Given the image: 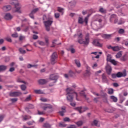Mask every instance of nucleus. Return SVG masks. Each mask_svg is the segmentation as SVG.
Returning <instances> with one entry per match:
<instances>
[{"label": "nucleus", "instance_id": "1", "mask_svg": "<svg viewBox=\"0 0 128 128\" xmlns=\"http://www.w3.org/2000/svg\"><path fill=\"white\" fill-rule=\"evenodd\" d=\"M66 91L68 94L66 98L68 101L72 102L73 100L74 96H76V100H79L78 98V94L74 92V90L71 88H66Z\"/></svg>", "mask_w": 128, "mask_h": 128}, {"label": "nucleus", "instance_id": "2", "mask_svg": "<svg viewBox=\"0 0 128 128\" xmlns=\"http://www.w3.org/2000/svg\"><path fill=\"white\" fill-rule=\"evenodd\" d=\"M78 42L80 44H84L88 45L90 42V35L88 34H87L86 36V40L82 39L83 36L82 33H80L78 36Z\"/></svg>", "mask_w": 128, "mask_h": 128}, {"label": "nucleus", "instance_id": "3", "mask_svg": "<svg viewBox=\"0 0 128 128\" xmlns=\"http://www.w3.org/2000/svg\"><path fill=\"white\" fill-rule=\"evenodd\" d=\"M53 22L54 20L52 17L48 18V20L44 22L46 30L47 32H50V26L52 25Z\"/></svg>", "mask_w": 128, "mask_h": 128}, {"label": "nucleus", "instance_id": "4", "mask_svg": "<svg viewBox=\"0 0 128 128\" xmlns=\"http://www.w3.org/2000/svg\"><path fill=\"white\" fill-rule=\"evenodd\" d=\"M58 58V54L56 52H54L50 58V61L52 64H54L56 62V59Z\"/></svg>", "mask_w": 128, "mask_h": 128}, {"label": "nucleus", "instance_id": "5", "mask_svg": "<svg viewBox=\"0 0 128 128\" xmlns=\"http://www.w3.org/2000/svg\"><path fill=\"white\" fill-rule=\"evenodd\" d=\"M75 110L78 111L80 114H82L87 110V108H82V106L76 107L75 108Z\"/></svg>", "mask_w": 128, "mask_h": 128}, {"label": "nucleus", "instance_id": "6", "mask_svg": "<svg viewBox=\"0 0 128 128\" xmlns=\"http://www.w3.org/2000/svg\"><path fill=\"white\" fill-rule=\"evenodd\" d=\"M84 22L86 23V24H88V17H86L85 18H84V19L81 17L78 18V22L79 24H82Z\"/></svg>", "mask_w": 128, "mask_h": 128}, {"label": "nucleus", "instance_id": "7", "mask_svg": "<svg viewBox=\"0 0 128 128\" xmlns=\"http://www.w3.org/2000/svg\"><path fill=\"white\" fill-rule=\"evenodd\" d=\"M94 20L98 21V22L100 23L102 21V16L99 14H96L94 16Z\"/></svg>", "mask_w": 128, "mask_h": 128}, {"label": "nucleus", "instance_id": "8", "mask_svg": "<svg viewBox=\"0 0 128 128\" xmlns=\"http://www.w3.org/2000/svg\"><path fill=\"white\" fill-rule=\"evenodd\" d=\"M92 44L94 46H96L99 48H102V44L100 43L98 40H94L92 42Z\"/></svg>", "mask_w": 128, "mask_h": 128}, {"label": "nucleus", "instance_id": "9", "mask_svg": "<svg viewBox=\"0 0 128 128\" xmlns=\"http://www.w3.org/2000/svg\"><path fill=\"white\" fill-rule=\"evenodd\" d=\"M22 92H10V96L12 97H17L22 94Z\"/></svg>", "mask_w": 128, "mask_h": 128}, {"label": "nucleus", "instance_id": "10", "mask_svg": "<svg viewBox=\"0 0 128 128\" xmlns=\"http://www.w3.org/2000/svg\"><path fill=\"white\" fill-rule=\"evenodd\" d=\"M58 78V76H57L56 74H52L50 77V80H54V83H56V82Z\"/></svg>", "mask_w": 128, "mask_h": 128}, {"label": "nucleus", "instance_id": "11", "mask_svg": "<svg viewBox=\"0 0 128 128\" xmlns=\"http://www.w3.org/2000/svg\"><path fill=\"white\" fill-rule=\"evenodd\" d=\"M112 36V34H103L102 35V38L104 40H108L111 38Z\"/></svg>", "mask_w": 128, "mask_h": 128}, {"label": "nucleus", "instance_id": "12", "mask_svg": "<svg viewBox=\"0 0 128 128\" xmlns=\"http://www.w3.org/2000/svg\"><path fill=\"white\" fill-rule=\"evenodd\" d=\"M21 8H22V6L19 4H16L15 8H16V10H15L14 12L21 13L22 12L20 10Z\"/></svg>", "mask_w": 128, "mask_h": 128}, {"label": "nucleus", "instance_id": "13", "mask_svg": "<svg viewBox=\"0 0 128 128\" xmlns=\"http://www.w3.org/2000/svg\"><path fill=\"white\" fill-rule=\"evenodd\" d=\"M126 76V72H118L116 74V76L117 78H121V77H125Z\"/></svg>", "mask_w": 128, "mask_h": 128}, {"label": "nucleus", "instance_id": "14", "mask_svg": "<svg viewBox=\"0 0 128 128\" xmlns=\"http://www.w3.org/2000/svg\"><path fill=\"white\" fill-rule=\"evenodd\" d=\"M128 56L127 54H124V56H122L120 58V60L122 62H126L128 60Z\"/></svg>", "mask_w": 128, "mask_h": 128}, {"label": "nucleus", "instance_id": "15", "mask_svg": "<svg viewBox=\"0 0 128 128\" xmlns=\"http://www.w3.org/2000/svg\"><path fill=\"white\" fill-rule=\"evenodd\" d=\"M112 68L111 66H110V65H108V67L106 69V74L108 75H110L112 74Z\"/></svg>", "mask_w": 128, "mask_h": 128}, {"label": "nucleus", "instance_id": "16", "mask_svg": "<svg viewBox=\"0 0 128 128\" xmlns=\"http://www.w3.org/2000/svg\"><path fill=\"white\" fill-rule=\"evenodd\" d=\"M13 16L10 14H6L5 15L4 18L6 20H10L12 18Z\"/></svg>", "mask_w": 128, "mask_h": 128}, {"label": "nucleus", "instance_id": "17", "mask_svg": "<svg viewBox=\"0 0 128 128\" xmlns=\"http://www.w3.org/2000/svg\"><path fill=\"white\" fill-rule=\"evenodd\" d=\"M62 111L60 112H59V114H60L62 116H64V114L66 112L65 107H64V106L62 107Z\"/></svg>", "mask_w": 128, "mask_h": 128}, {"label": "nucleus", "instance_id": "18", "mask_svg": "<svg viewBox=\"0 0 128 128\" xmlns=\"http://www.w3.org/2000/svg\"><path fill=\"white\" fill-rule=\"evenodd\" d=\"M117 18L116 15L114 14H112L110 18V22H112L113 21L115 20V18Z\"/></svg>", "mask_w": 128, "mask_h": 128}, {"label": "nucleus", "instance_id": "19", "mask_svg": "<svg viewBox=\"0 0 128 128\" xmlns=\"http://www.w3.org/2000/svg\"><path fill=\"white\" fill-rule=\"evenodd\" d=\"M12 9V7L10 6H4L3 8V10H4V11L5 12H8V10H10Z\"/></svg>", "mask_w": 128, "mask_h": 128}, {"label": "nucleus", "instance_id": "20", "mask_svg": "<svg viewBox=\"0 0 128 128\" xmlns=\"http://www.w3.org/2000/svg\"><path fill=\"white\" fill-rule=\"evenodd\" d=\"M38 82L40 84H44L48 82V81L46 80H40L38 81Z\"/></svg>", "mask_w": 128, "mask_h": 128}, {"label": "nucleus", "instance_id": "21", "mask_svg": "<svg viewBox=\"0 0 128 128\" xmlns=\"http://www.w3.org/2000/svg\"><path fill=\"white\" fill-rule=\"evenodd\" d=\"M7 68V66H4V65L0 66V72L4 71Z\"/></svg>", "mask_w": 128, "mask_h": 128}, {"label": "nucleus", "instance_id": "22", "mask_svg": "<svg viewBox=\"0 0 128 128\" xmlns=\"http://www.w3.org/2000/svg\"><path fill=\"white\" fill-rule=\"evenodd\" d=\"M22 118H23V120L26 121L32 118V116H22Z\"/></svg>", "mask_w": 128, "mask_h": 128}, {"label": "nucleus", "instance_id": "23", "mask_svg": "<svg viewBox=\"0 0 128 128\" xmlns=\"http://www.w3.org/2000/svg\"><path fill=\"white\" fill-rule=\"evenodd\" d=\"M102 82H108V78L106 76V74H103L102 76Z\"/></svg>", "mask_w": 128, "mask_h": 128}, {"label": "nucleus", "instance_id": "24", "mask_svg": "<svg viewBox=\"0 0 128 128\" xmlns=\"http://www.w3.org/2000/svg\"><path fill=\"white\" fill-rule=\"evenodd\" d=\"M34 92L36 94H44V92L40 90H34Z\"/></svg>", "mask_w": 128, "mask_h": 128}, {"label": "nucleus", "instance_id": "25", "mask_svg": "<svg viewBox=\"0 0 128 128\" xmlns=\"http://www.w3.org/2000/svg\"><path fill=\"white\" fill-rule=\"evenodd\" d=\"M75 63L76 65V66L78 67V68H80V60H75Z\"/></svg>", "mask_w": 128, "mask_h": 128}, {"label": "nucleus", "instance_id": "26", "mask_svg": "<svg viewBox=\"0 0 128 128\" xmlns=\"http://www.w3.org/2000/svg\"><path fill=\"white\" fill-rule=\"evenodd\" d=\"M38 43L40 46H44L46 45V43L42 40H38Z\"/></svg>", "mask_w": 128, "mask_h": 128}, {"label": "nucleus", "instance_id": "27", "mask_svg": "<svg viewBox=\"0 0 128 128\" xmlns=\"http://www.w3.org/2000/svg\"><path fill=\"white\" fill-rule=\"evenodd\" d=\"M110 98L114 102H117V101H118V98L115 97L114 96H110Z\"/></svg>", "mask_w": 128, "mask_h": 128}, {"label": "nucleus", "instance_id": "28", "mask_svg": "<svg viewBox=\"0 0 128 128\" xmlns=\"http://www.w3.org/2000/svg\"><path fill=\"white\" fill-rule=\"evenodd\" d=\"M99 12L104 14L106 12V10L102 8H100V9H99Z\"/></svg>", "mask_w": 128, "mask_h": 128}, {"label": "nucleus", "instance_id": "29", "mask_svg": "<svg viewBox=\"0 0 128 128\" xmlns=\"http://www.w3.org/2000/svg\"><path fill=\"white\" fill-rule=\"evenodd\" d=\"M43 126L45 128H51V125L48 123L44 124Z\"/></svg>", "mask_w": 128, "mask_h": 128}, {"label": "nucleus", "instance_id": "30", "mask_svg": "<svg viewBox=\"0 0 128 128\" xmlns=\"http://www.w3.org/2000/svg\"><path fill=\"white\" fill-rule=\"evenodd\" d=\"M112 58L110 54H108L107 56V58H106V60L108 62H110L112 60Z\"/></svg>", "mask_w": 128, "mask_h": 128}, {"label": "nucleus", "instance_id": "31", "mask_svg": "<svg viewBox=\"0 0 128 128\" xmlns=\"http://www.w3.org/2000/svg\"><path fill=\"white\" fill-rule=\"evenodd\" d=\"M122 56V53L121 52H119L118 53L116 54V58H119Z\"/></svg>", "mask_w": 128, "mask_h": 128}, {"label": "nucleus", "instance_id": "32", "mask_svg": "<svg viewBox=\"0 0 128 128\" xmlns=\"http://www.w3.org/2000/svg\"><path fill=\"white\" fill-rule=\"evenodd\" d=\"M108 94H112L114 92V90L112 88L108 89Z\"/></svg>", "mask_w": 128, "mask_h": 128}, {"label": "nucleus", "instance_id": "33", "mask_svg": "<svg viewBox=\"0 0 128 128\" xmlns=\"http://www.w3.org/2000/svg\"><path fill=\"white\" fill-rule=\"evenodd\" d=\"M125 32V30L124 29L120 28L118 30V34H122Z\"/></svg>", "mask_w": 128, "mask_h": 128}, {"label": "nucleus", "instance_id": "34", "mask_svg": "<svg viewBox=\"0 0 128 128\" xmlns=\"http://www.w3.org/2000/svg\"><path fill=\"white\" fill-rule=\"evenodd\" d=\"M64 8H60V7H58V10H58V12H60L62 13V14H64Z\"/></svg>", "mask_w": 128, "mask_h": 128}, {"label": "nucleus", "instance_id": "35", "mask_svg": "<svg viewBox=\"0 0 128 128\" xmlns=\"http://www.w3.org/2000/svg\"><path fill=\"white\" fill-rule=\"evenodd\" d=\"M112 50L114 52H118L120 50L118 46H114L112 48Z\"/></svg>", "mask_w": 128, "mask_h": 128}, {"label": "nucleus", "instance_id": "36", "mask_svg": "<svg viewBox=\"0 0 128 128\" xmlns=\"http://www.w3.org/2000/svg\"><path fill=\"white\" fill-rule=\"evenodd\" d=\"M76 124L78 126H82L83 124V122L82 120H80L76 122Z\"/></svg>", "mask_w": 128, "mask_h": 128}, {"label": "nucleus", "instance_id": "37", "mask_svg": "<svg viewBox=\"0 0 128 128\" xmlns=\"http://www.w3.org/2000/svg\"><path fill=\"white\" fill-rule=\"evenodd\" d=\"M124 20L122 18H120L118 22V24H124Z\"/></svg>", "mask_w": 128, "mask_h": 128}, {"label": "nucleus", "instance_id": "38", "mask_svg": "<svg viewBox=\"0 0 128 128\" xmlns=\"http://www.w3.org/2000/svg\"><path fill=\"white\" fill-rule=\"evenodd\" d=\"M19 52H20L22 54H25L26 53V51L24 50L22 48H19Z\"/></svg>", "mask_w": 128, "mask_h": 128}, {"label": "nucleus", "instance_id": "39", "mask_svg": "<svg viewBox=\"0 0 128 128\" xmlns=\"http://www.w3.org/2000/svg\"><path fill=\"white\" fill-rule=\"evenodd\" d=\"M32 100L31 95H29L28 97L26 98L24 101L25 102H28Z\"/></svg>", "mask_w": 128, "mask_h": 128}, {"label": "nucleus", "instance_id": "40", "mask_svg": "<svg viewBox=\"0 0 128 128\" xmlns=\"http://www.w3.org/2000/svg\"><path fill=\"white\" fill-rule=\"evenodd\" d=\"M114 66H116L117 64V62L115 60H112L110 62Z\"/></svg>", "mask_w": 128, "mask_h": 128}, {"label": "nucleus", "instance_id": "41", "mask_svg": "<svg viewBox=\"0 0 128 128\" xmlns=\"http://www.w3.org/2000/svg\"><path fill=\"white\" fill-rule=\"evenodd\" d=\"M80 94L81 96H84L86 98V96L85 94V93L84 90H82L80 92Z\"/></svg>", "mask_w": 128, "mask_h": 128}, {"label": "nucleus", "instance_id": "42", "mask_svg": "<svg viewBox=\"0 0 128 128\" xmlns=\"http://www.w3.org/2000/svg\"><path fill=\"white\" fill-rule=\"evenodd\" d=\"M20 88H21V90H25L26 88V86L24 84L21 85Z\"/></svg>", "mask_w": 128, "mask_h": 128}, {"label": "nucleus", "instance_id": "43", "mask_svg": "<svg viewBox=\"0 0 128 128\" xmlns=\"http://www.w3.org/2000/svg\"><path fill=\"white\" fill-rule=\"evenodd\" d=\"M39 10V8H34V9L32 12H31L34 14L35 13H36Z\"/></svg>", "mask_w": 128, "mask_h": 128}, {"label": "nucleus", "instance_id": "44", "mask_svg": "<svg viewBox=\"0 0 128 128\" xmlns=\"http://www.w3.org/2000/svg\"><path fill=\"white\" fill-rule=\"evenodd\" d=\"M98 121L96 120H94L93 122L94 125L96 126H100L99 125H98Z\"/></svg>", "mask_w": 128, "mask_h": 128}, {"label": "nucleus", "instance_id": "45", "mask_svg": "<svg viewBox=\"0 0 128 128\" xmlns=\"http://www.w3.org/2000/svg\"><path fill=\"white\" fill-rule=\"evenodd\" d=\"M36 65H31V64H28L27 65V68H30L32 67H36Z\"/></svg>", "mask_w": 128, "mask_h": 128}, {"label": "nucleus", "instance_id": "46", "mask_svg": "<svg viewBox=\"0 0 128 128\" xmlns=\"http://www.w3.org/2000/svg\"><path fill=\"white\" fill-rule=\"evenodd\" d=\"M12 36L14 38H17L18 37V33L12 34Z\"/></svg>", "mask_w": 128, "mask_h": 128}, {"label": "nucleus", "instance_id": "47", "mask_svg": "<svg viewBox=\"0 0 128 128\" xmlns=\"http://www.w3.org/2000/svg\"><path fill=\"white\" fill-rule=\"evenodd\" d=\"M64 122H70V118L66 117L64 118Z\"/></svg>", "mask_w": 128, "mask_h": 128}, {"label": "nucleus", "instance_id": "48", "mask_svg": "<svg viewBox=\"0 0 128 128\" xmlns=\"http://www.w3.org/2000/svg\"><path fill=\"white\" fill-rule=\"evenodd\" d=\"M17 2V1L16 0H12V2H10V4H12V5H14L15 6H16V4H16Z\"/></svg>", "mask_w": 128, "mask_h": 128}, {"label": "nucleus", "instance_id": "49", "mask_svg": "<svg viewBox=\"0 0 128 128\" xmlns=\"http://www.w3.org/2000/svg\"><path fill=\"white\" fill-rule=\"evenodd\" d=\"M40 100L42 101V102H46L48 101V99L47 98H40Z\"/></svg>", "mask_w": 128, "mask_h": 128}, {"label": "nucleus", "instance_id": "50", "mask_svg": "<svg viewBox=\"0 0 128 128\" xmlns=\"http://www.w3.org/2000/svg\"><path fill=\"white\" fill-rule=\"evenodd\" d=\"M38 38V36L36 34H33L32 36V39L34 40H36Z\"/></svg>", "mask_w": 128, "mask_h": 128}, {"label": "nucleus", "instance_id": "51", "mask_svg": "<svg viewBox=\"0 0 128 128\" xmlns=\"http://www.w3.org/2000/svg\"><path fill=\"white\" fill-rule=\"evenodd\" d=\"M6 40L9 42H12V40L9 37L6 38Z\"/></svg>", "mask_w": 128, "mask_h": 128}, {"label": "nucleus", "instance_id": "52", "mask_svg": "<svg viewBox=\"0 0 128 128\" xmlns=\"http://www.w3.org/2000/svg\"><path fill=\"white\" fill-rule=\"evenodd\" d=\"M68 75L70 76H73L74 75V73L72 71H70L69 73H68Z\"/></svg>", "mask_w": 128, "mask_h": 128}, {"label": "nucleus", "instance_id": "53", "mask_svg": "<svg viewBox=\"0 0 128 128\" xmlns=\"http://www.w3.org/2000/svg\"><path fill=\"white\" fill-rule=\"evenodd\" d=\"M100 98V97H98V98H94V100L95 102H98V100Z\"/></svg>", "mask_w": 128, "mask_h": 128}, {"label": "nucleus", "instance_id": "54", "mask_svg": "<svg viewBox=\"0 0 128 128\" xmlns=\"http://www.w3.org/2000/svg\"><path fill=\"white\" fill-rule=\"evenodd\" d=\"M38 41H36V42H34L33 44L34 46L35 47H38Z\"/></svg>", "mask_w": 128, "mask_h": 128}, {"label": "nucleus", "instance_id": "55", "mask_svg": "<svg viewBox=\"0 0 128 128\" xmlns=\"http://www.w3.org/2000/svg\"><path fill=\"white\" fill-rule=\"evenodd\" d=\"M66 128H76V125L72 124L70 125L69 126H68Z\"/></svg>", "mask_w": 128, "mask_h": 128}, {"label": "nucleus", "instance_id": "56", "mask_svg": "<svg viewBox=\"0 0 128 128\" xmlns=\"http://www.w3.org/2000/svg\"><path fill=\"white\" fill-rule=\"evenodd\" d=\"M70 4L71 6L72 7H74V6H75L76 3L75 2L72 1L71 2H70Z\"/></svg>", "mask_w": 128, "mask_h": 128}, {"label": "nucleus", "instance_id": "57", "mask_svg": "<svg viewBox=\"0 0 128 128\" xmlns=\"http://www.w3.org/2000/svg\"><path fill=\"white\" fill-rule=\"evenodd\" d=\"M34 14L32 12H31L29 16H30V18L34 19Z\"/></svg>", "mask_w": 128, "mask_h": 128}, {"label": "nucleus", "instance_id": "58", "mask_svg": "<svg viewBox=\"0 0 128 128\" xmlns=\"http://www.w3.org/2000/svg\"><path fill=\"white\" fill-rule=\"evenodd\" d=\"M25 38V37L24 36H20V37H19V40L20 41H22Z\"/></svg>", "mask_w": 128, "mask_h": 128}, {"label": "nucleus", "instance_id": "59", "mask_svg": "<svg viewBox=\"0 0 128 128\" xmlns=\"http://www.w3.org/2000/svg\"><path fill=\"white\" fill-rule=\"evenodd\" d=\"M59 126L61 128H64L66 127V125L62 122H60L59 124Z\"/></svg>", "mask_w": 128, "mask_h": 128}, {"label": "nucleus", "instance_id": "60", "mask_svg": "<svg viewBox=\"0 0 128 128\" xmlns=\"http://www.w3.org/2000/svg\"><path fill=\"white\" fill-rule=\"evenodd\" d=\"M54 16L56 18H60V14L58 13L54 14Z\"/></svg>", "mask_w": 128, "mask_h": 128}, {"label": "nucleus", "instance_id": "61", "mask_svg": "<svg viewBox=\"0 0 128 128\" xmlns=\"http://www.w3.org/2000/svg\"><path fill=\"white\" fill-rule=\"evenodd\" d=\"M17 82H22V83H24V84H26V83L25 82L22 80L20 79L17 80Z\"/></svg>", "mask_w": 128, "mask_h": 128}, {"label": "nucleus", "instance_id": "62", "mask_svg": "<svg viewBox=\"0 0 128 128\" xmlns=\"http://www.w3.org/2000/svg\"><path fill=\"white\" fill-rule=\"evenodd\" d=\"M10 100L12 102H15L18 100V98H11Z\"/></svg>", "mask_w": 128, "mask_h": 128}, {"label": "nucleus", "instance_id": "63", "mask_svg": "<svg viewBox=\"0 0 128 128\" xmlns=\"http://www.w3.org/2000/svg\"><path fill=\"white\" fill-rule=\"evenodd\" d=\"M117 77V74H112V78H116Z\"/></svg>", "mask_w": 128, "mask_h": 128}, {"label": "nucleus", "instance_id": "64", "mask_svg": "<svg viewBox=\"0 0 128 128\" xmlns=\"http://www.w3.org/2000/svg\"><path fill=\"white\" fill-rule=\"evenodd\" d=\"M15 70V68H14V67H12L11 68H10L9 71L10 72H13Z\"/></svg>", "mask_w": 128, "mask_h": 128}]
</instances>
